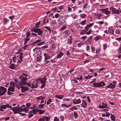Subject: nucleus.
<instances>
[{
	"instance_id": "nucleus-33",
	"label": "nucleus",
	"mask_w": 121,
	"mask_h": 121,
	"mask_svg": "<svg viewBox=\"0 0 121 121\" xmlns=\"http://www.w3.org/2000/svg\"><path fill=\"white\" fill-rule=\"evenodd\" d=\"M79 16L80 17L82 18H84L86 17V16L85 14H81Z\"/></svg>"
},
{
	"instance_id": "nucleus-40",
	"label": "nucleus",
	"mask_w": 121,
	"mask_h": 121,
	"mask_svg": "<svg viewBox=\"0 0 121 121\" xmlns=\"http://www.w3.org/2000/svg\"><path fill=\"white\" fill-rule=\"evenodd\" d=\"M36 98L38 100L40 99L42 100L43 98H44V97L40 96L39 97H37Z\"/></svg>"
},
{
	"instance_id": "nucleus-41",
	"label": "nucleus",
	"mask_w": 121,
	"mask_h": 121,
	"mask_svg": "<svg viewBox=\"0 0 121 121\" xmlns=\"http://www.w3.org/2000/svg\"><path fill=\"white\" fill-rule=\"evenodd\" d=\"M97 24H98L100 26L104 24V22L103 21H101L98 22H96Z\"/></svg>"
},
{
	"instance_id": "nucleus-44",
	"label": "nucleus",
	"mask_w": 121,
	"mask_h": 121,
	"mask_svg": "<svg viewBox=\"0 0 121 121\" xmlns=\"http://www.w3.org/2000/svg\"><path fill=\"white\" fill-rule=\"evenodd\" d=\"M91 49L92 52H94L95 51V48L94 47L92 46H91Z\"/></svg>"
},
{
	"instance_id": "nucleus-45",
	"label": "nucleus",
	"mask_w": 121,
	"mask_h": 121,
	"mask_svg": "<svg viewBox=\"0 0 121 121\" xmlns=\"http://www.w3.org/2000/svg\"><path fill=\"white\" fill-rule=\"evenodd\" d=\"M51 40L50 41H52V42H54V41H55L56 40V38L54 37H52L51 38Z\"/></svg>"
},
{
	"instance_id": "nucleus-64",
	"label": "nucleus",
	"mask_w": 121,
	"mask_h": 121,
	"mask_svg": "<svg viewBox=\"0 0 121 121\" xmlns=\"http://www.w3.org/2000/svg\"><path fill=\"white\" fill-rule=\"evenodd\" d=\"M90 62V60L89 59H88L84 61V64L88 63Z\"/></svg>"
},
{
	"instance_id": "nucleus-58",
	"label": "nucleus",
	"mask_w": 121,
	"mask_h": 121,
	"mask_svg": "<svg viewBox=\"0 0 121 121\" xmlns=\"http://www.w3.org/2000/svg\"><path fill=\"white\" fill-rule=\"evenodd\" d=\"M56 23V21L52 20L51 22V24H55Z\"/></svg>"
},
{
	"instance_id": "nucleus-16",
	"label": "nucleus",
	"mask_w": 121,
	"mask_h": 121,
	"mask_svg": "<svg viewBox=\"0 0 121 121\" xmlns=\"http://www.w3.org/2000/svg\"><path fill=\"white\" fill-rule=\"evenodd\" d=\"M44 56L45 57V61H46L47 60L49 59L51 57L48 54L44 53Z\"/></svg>"
},
{
	"instance_id": "nucleus-24",
	"label": "nucleus",
	"mask_w": 121,
	"mask_h": 121,
	"mask_svg": "<svg viewBox=\"0 0 121 121\" xmlns=\"http://www.w3.org/2000/svg\"><path fill=\"white\" fill-rule=\"evenodd\" d=\"M37 111L39 112V114L40 115H41L44 113L45 111L43 110H41L40 109H38L37 110Z\"/></svg>"
},
{
	"instance_id": "nucleus-42",
	"label": "nucleus",
	"mask_w": 121,
	"mask_h": 121,
	"mask_svg": "<svg viewBox=\"0 0 121 121\" xmlns=\"http://www.w3.org/2000/svg\"><path fill=\"white\" fill-rule=\"evenodd\" d=\"M0 108L2 109H6L5 105H1L0 106Z\"/></svg>"
},
{
	"instance_id": "nucleus-23",
	"label": "nucleus",
	"mask_w": 121,
	"mask_h": 121,
	"mask_svg": "<svg viewBox=\"0 0 121 121\" xmlns=\"http://www.w3.org/2000/svg\"><path fill=\"white\" fill-rule=\"evenodd\" d=\"M47 79L45 77H44L43 79L39 80L40 81V82L42 84H44L46 82Z\"/></svg>"
},
{
	"instance_id": "nucleus-49",
	"label": "nucleus",
	"mask_w": 121,
	"mask_h": 121,
	"mask_svg": "<svg viewBox=\"0 0 121 121\" xmlns=\"http://www.w3.org/2000/svg\"><path fill=\"white\" fill-rule=\"evenodd\" d=\"M44 105V104H39V108L40 109H42Z\"/></svg>"
},
{
	"instance_id": "nucleus-48",
	"label": "nucleus",
	"mask_w": 121,
	"mask_h": 121,
	"mask_svg": "<svg viewBox=\"0 0 121 121\" xmlns=\"http://www.w3.org/2000/svg\"><path fill=\"white\" fill-rule=\"evenodd\" d=\"M60 121H63L64 120V117L62 116H60L59 117Z\"/></svg>"
},
{
	"instance_id": "nucleus-26",
	"label": "nucleus",
	"mask_w": 121,
	"mask_h": 121,
	"mask_svg": "<svg viewBox=\"0 0 121 121\" xmlns=\"http://www.w3.org/2000/svg\"><path fill=\"white\" fill-rule=\"evenodd\" d=\"M10 86L15 88L16 86V84L14 82H12L10 83Z\"/></svg>"
},
{
	"instance_id": "nucleus-50",
	"label": "nucleus",
	"mask_w": 121,
	"mask_h": 121,
	"mask_svg": "<svg viewBox=\"0 0 121 121\" xmlns=\"http://www.w3.org/2000/svg\"><path fill=\"white\" fill-rule=\"evenodd\" d=\"M71 105H67V104H61V106L62 107H69L71 106Z\"/></svg>"
},
{
	"instance_id": "nucleus-29",
	"label": "nucleus",
	"mask_w": 121,
	"mask_h": 121,
	"mask_svg": "<svg viewBox=\"0 0 121 121\" xmlns=\"http://www.w3.org/2000/svg\"><path fill=\"white\" fill-rule=\"evenodd\" d=\"M14 80L16 83V86L17 88V85H18V86H19L21 84H19V82H20V81H17L16 79H15Z\"/></svg>"
},
{
	"instance_id": "nucleus-18",
	"label": "nucleus",
	"mask_w": 121,
	"mask_h": 121,
	"mask_svg": "<svg viewBox=\"0 0 121 121\" xmlns=\"http://www.w3.org/2000/svg\"><path fill=\"white\" fill-rule=\"evenodd\" d=\"M64 55V54L61 52H59L57 54V59H60L61 57Z\"/></svg>"
},
{
	"instance_id": "nucleus-22",
	"label": "nucleus",
	"mask_w": 121,
	"mask_h": 121,
	"mask_svg": "<svg viewBox=\"0 0 121 121\" xmlns=\"http://www.w3.org/2000/svg\"><path fill=\"white\" fill-rule=\"evenodd\" d=\"M14 88H15L10 86L8 88V91H11L12 92H14L15 91Z\"/></svg>"
},
{
	"instance_id": "nucleus-36",
	"label": "nucleus",
	"mask_w": 121,
	"mask_h": 121,
	"mask_svg": "<svg viewBox=\"0 0 121 121\" xmlns=\"http://www.w3.org/2000/svg\"><path fill=\"white\" fill-rule=\"evenodd\" d=\"M104 69V68H101L99 69V70L97 72L99 73H102Z\"/></svg>"
},
{
	"instance_id": "nucleus-27",
	"label": "nucleus",
	"mask_w": 121,
	"mask_h": 121,
	"mask_svg": "<svg viewBox=\"0 0 121 121\" xmlns=\"http://www.w3.org/2000/svg\"><path fill=\"white\" fill-rule=\"evenodd\" d=\"M43 118L44 121H48L49 120L50 118L49 117L44 116L43 117Z\"/></svg>"
},
{
	"instance_id": "nucleus-62",
	"label": "nucleus",
	"mask_w": 121,
	"mask_h": 121,
	"mask_svg": "<svg viewBox=\"0 0 121 121\" xmlns=\"http://www.w3.org/2000/svg\"><path fill=\"white\" fill-rule=\"evenodd\" d=\"M29 117L30 118L32 117L33 115V114L31 113V112H29Z\"/></svg>"
},
{
	"instance_id": "nucleus-60",
	"label": "nucleus",
	"mask_w": 121,
	"mask_h": 121,
	"mask_svg": "<svg viewBox=\"0 0 121 121\" xmlns=\"http://www.w3.org/2000/svg\"><path fill=\"white\" fill-rule=\"evenodd\" d=\"M44 28H45L46 29H47L49 31V33H51V29L49 28L48 27L44 26L43 27Z\"/></svg>"
},
{
	"instance_id": "nucleus-47",
	"label": "nucleus",
	"mask_w": 121,
	"mask_h": 121,
	"mask_svg": "<svg viewBox=\"0 0 121 121\" xmlns=\"http://www.w3.org/2000/svg\"><path fill=\"white\" fill-rule=\"evenodd\" d=\"M102 105L103 106L104 108H107V105L106 104H105L104 103H102Z\"/></svg>"
},
{
	"instance_id": "nucleus-21",
	"label": "nucleus",
	"mask_w": 121,
	"mask_h": 121,
	"mask_svg": "<svg viewBox=\"0 0 121 121\" xmlns=\"http://www.w3.org/2000/svg\"><path fill=\"white\" fill-rule=\"evenodd\" d=\"M72 38L71 36L69 37L68 39L67 42L68 44H72Z\"/></svg>"
},
{
	"instance_id": "nucleus-2",
	"label": "nucleus",
	"mask_w": 121,
	"mask_h": 121,
	"mask_svg": "<svg viewBox=\"0 0 121 121\" xmlns=\"http://www.w3.org/2000/svg\"><path fill=\"white\" fill-rule=\"evenodd\" d=\"M23 54L22 53H20L19 54V59L20 60L18 59V55L13 57V62L15 63L17 62L18 63H21L22 61V59L23 57Z\"/></svg>"
},
{
	"instance_id": "nucleus-46",
	"label": "nucleus",
	"mask_w": 121,
	"mask_h": 121,
	"mask_svg": "<svg viewBox=\"0 0 121 121\" xmlns=\"http://www.w3.org/2000/svg\"><path fill=\"white\" fill-rule=\"evenodd\" d=\"M84 45V43H83L81 42L78 44V46L79 47H80L81 45Z\"/></svg>"
},
{
	"instance_id": "nucleus-39",
	"label": "nucleus",
	"mask_w": 121,
	"mask_h": 121,
	"mask_svg": "<svg viewBox=\"0 0 121 121\" xmlns=\"http://www.w3.org/2000/svg\"><path fill=\"white\" fill-rule=\"evenodd\" d=\"M86 22V20H84L82 21V22L80 23V24L83 26V25L85 24V23Z\"/></svg>"
},
{
	"instance_id": "nucleus-17",
	"label": "nucleus",
	"mask_w": 121,
	"mask_h": 121,
	"mask_svg": "<svg viewBox=\"0 0 121 121\" xmlns=\"http://www.w3.org/2000/svg\"><path fill=\"white\" fill-rule=\"evenodd\" d=\"M94 24L93 23H92L87 25L85 27V29L86 30V31H88L89 29V28L91 27Z\"/></svg>"
},
{
	"instance_id": "nucleus-31",
	"label": "nucleus",
	"mask_w": 121,
	"mask_h": 121,
	"mask_svg": "<svg viewBox=\"0 0 121 121\" xmlns=\"http://www.w3.org/2000/svg\"><path fill=\"white\" fill-rule=\"evenodd\" d=\"M87 31H86V30H83L81 31L80 34L81 35H82L84 34Z\"/></svg>"
},
{
	"instance_id": "nucleus-20",
	"label": "nucleus",
	"mask_w": 121,
	"mask_h": 121,
	"mask_svg": "<svg viewBox=\"0 0 121 121\" xmlns=\"http://www.w3.org/2000/svg\"><path fill=\"white\" fill-rule=\"evenodd\" d=\"M108 87H109V88L113 90L115 87V86L113 84L112 82L110 83L109 84Z\"/></svg>"
},
{
	"instance_id": "nucleus-53",
	"label": "nucleus",
	"mask_w": 121,
	"mask_h": 121,
	"mask_svg": "<svg viewBox=\"0 0 121 121\" xmlns=\"http://www.w3.org/2000/svg\"><path fill=\"white\" fill-rule=\"evenodd\" d=\"M6 106V108H11V109L13 108L12 107L9 105V104H7L5 105Z\"/></svg>"
},
{
	"instance_id": "nucleus-3",
	"label": "nucleus",
	"mask_w": 121,
	"mask_h": 121,
	"mask_svg": "<svg viewBox=\"0 0 121 121\" xmlns=\"http://www.w3.org/2000/svg\"><path fill=\"white\" fill-rule=\"evenodd\" d=\"M105 84L104 82L101 81L100 82H95L93 84V86L94 87H101L104 86Z\"/></svg>"
},
{
	"instance_id": "nucleus-7",
	"label": "nucleus",
	"mask_w": 121,
	"mask_h": 121,
	"mask_svg": "<svg viewBox=\"0 0 121 121\" xmlns=\"http://www.w3.org/2000/svg\"><path fill=\"white\" fill-rule=\"evenodd\" d=\"M7 91V89L6 88L2 86L0 87V95H4Z\"/></svg>"
},
{
	"instance_id": "nucleus-54",
	"label": "nucleus",
	"mask_w": 121,
	"mask_h": 121,
	"mask_svg": "<svg viewBox=\"0 0 121 121\" xmlns=\"http://www.w3.org/2000/svg\"><path fill=\"white\" fill-rule=\"evenodd\" d=\"M107 48V45L106 44H104L103 45V48L104 50H105Z\"/></svg>"
},
{
	"instance_id": "nucleus-14",
	"label": "nucleus",
	"mask_w": 121,
	"mask_h": 121,
	"mask_svg": "<svg viewBox=\"0 0 121 121\" xmlns=\"http://www.w3.org/2000/svg\"><path fill=\"white\" fill-rule=\"evenodd\" d=\"M112 13L113 14L119 15V9L114 8V9L112 10Z\"/></svg>"
},
{
	"instance_id": "nucleus-28",
	"label": "nucleus",
	"mask_w": 121,
	"mask_h": 121,
	"mask_svg": "<svg viewBox=\"0 0 121 121\" xmlns=\"http://www.w3.org/2000/svg\"><path fill=\"white\" fill-rule=\"evenodd\" d=\"M101 39V37L100 36H96L94 38V40L96 41H97L99 39Z\"/></svg>"
},
{
	"instance_id": "nucleus-11",
	"label": "nucleus",
	"mask_w": 121,
	"mask_h": 121,
	"mask_svg": "<svg viewBox=\"0 0 121 121\" xmlns=\"http://www.w3.org/2000/svg\"><path fill=\"white\" fill-rule=\"evenodd\" d=\"M72 102L75 104H78L81 103V99H74L73 100Z\"/></svg>"
},
{
	"instance_id": "nucleus-4",
	"label": "nucleus",
	"mask_w": 121,
	"mask_h": 121,
	"mask_svg": "<svg viewBox=\"0 0 121 121\" xmlns=\"http://www.w3.org/2000/svg\"><path fill=\"white\" fill-rule=\"evenodd\" d=\"M25 85L22 84H21L19 86L18 85H17V88L19 90L21 88L22 92H25L26 91L28 90L29 89L28 87H27L23 86V85Z\"/></svg>"
},
{
	"instance_id": "nucleus-13",
	"label": "nucleus",
	"mask_w": 121,
	"mask_h": 121,
	"mask_svg": "<svg viewBox=\"0 0 121 121\" xmlns=\"http://www.w3.org/2000/svg\"><path fill=\"white\" fill-rule=\"evenodd\" d=\"M49 43L52 48L53 49H55L56 48V45L54 42H52V41H50Z\"/></svg>"
},
{
	"instance_id": "nucleus-34",
	"label": "nucleus",
	"mask_w": 121,
	"mask_h": 121,
	"mask_svg": "<svg viewBox=\"0 0 121 121\" xmlns=\"http://www.w3.org/2000/svg\"><path fill=\"white\" fill-rule=\"evenodd\" d=\"M110 117L112 121H115V116L114 115L111 114Z\"/></svg>"
},
{
	"instance_id": "nucleus-51",
	"label": "nucleus",
	"mask_w": 121,
	"mask_h": 121,
	"mask_svg": "<svg viewBox=\"0 0 121 121\" xmlns=\"http://www.w3.org/2000/svg\"><path fill=\"white\" fill-rule=\"evenodd\" d=\"M73 115L74 116L75 118H77L78 115L77 112H74L73 113Z\"/></svg>"
},
{
	"instance_id": "nucleus-61",
	"label": "nucleus",
	"mask_w": 121,
	"mask_h": 121,
	"mask_svg": "<svg viewBox=\"0 0 121 121\" xmlns=\"http://www.w3.org/2000/svg\"><path fill=\"white\" fill-rule=\"evenodd\" d=\"M12 110L13 111L14 114H16L17 113V111L15 109H14V108H12Z\"/></svg>"
},
{
	"instance_id": "nucleus-52",
	"label": "nucleus",
	"mask_w": 121,
	"mask_h": 121,
	"mask_svg": "<svg viewBox=\"0 0 121 121\" xmlns=\"http://www.w3.org/2000/svg\"><path fill=\"white\" fill-rule=\"evenodd\" d=\"M60 16V14L58 13H56L55 15V17L56 18H58Z\"/></svg>"
},
{
	"instance_id": "nucleus-57",
	"label": "nucleus",
	"mask_w": 121,
	"mask_h": 121,
	"mask_svg": "<svg viewBox=\"0 0 121 121\" xmlns=\"http://www.w3.org/2000/svg\"><path fill=\"white\" fill-rule=\"evenodd\" d=\"M54 121H59V120L57 117H55L54 118Z\"/></svg>"
},
{
	"instance_id": "nucleus-6",
	"label": "nucleus",
	"mask_w": 121,
	"mask_h": 121,
	"mask_svg": "<svg viewBox=\"0 0 121 121\" xmlns=\"http://www.w3.org/2000/svg\"><path fill=\"white\" fill-rule=\"evenodd\" d=\"M33 30L35 32L37 33L39 35H41L42 33V31L40 28H38V27L34 28Z\"/></svg>"
},
{
	"instance_id": "nucleus-32",
	"label": "nucleus",
	"mask_w": 121,
	"mask_h": 121,
	"mask_svg": "<svg viewBox=\"0 0 121 121\" xmlns=\"http://www.w3.org/2000/svg\"><path fill=\"white\" fill-rule=\"evenodd\" d=\"M9 68L12 69H13L15 68V65L14 64H11L9 66Z\"/></svg>"
},
{
	"instance_id": "nucleus-63",
	"label": "nucleus",
	"mask_w": 121,
	"mask_h": 121,
	"mask_svg": "<svg viewBox=\"0 0 121 121\" xmlns=\"http://www.w3.org/2000/svg\"><path fill=\"white\" fill-rule=\"evenodd\" d=\"M115 32L116 34H120V32L117 29L115 31Z\"/></svg>"
},
{
	"instance_id": "nucleus-15",
	"label": "nucleus",
	"mask_w": 121,
	"mask_h": 121,
	"mask_svg": "<svg viewBox=\"0 0 121 121\" xmlns=\"http://www.w3.org/2000/svg\"><path fill=\"white\" fill-rule=\"evenodd\" d=\"M87 106V104L84 100H83L82 101L81 106L83 108H85Z\"/></svg>"
},
{
	"instance_id": "nucleus-37",
	"label": "nucleus",
	"mask_w": 121,
	"mask_h": 121,
	"mask_svg": "<svg viewBox=\"0 0 121 121\" xmlns=\"http://www.w3.org/2000/svg\"><path fill=\"white\" fill-rule=\"evenodd\" d=\"M30 38H26L24 40V44H25L28 41H29L30 40Z\"/></svg>"
},
{
	"instance_id": "nucleus-38",
	"label": "nucleus",
	"mask_w": 121,
	"mask_h": 121,
	"mask_svg": "<svg viewBox=\"0 0 121 121\" xmlns=\"http://www.w3.org/2000/svg\"><path fill=\"white\" fill-rule=\"evenodd\" d=\"M37 111L36 110L34 109L31 110V111H30V112H31V113H33L34 115H35L36 113V112Z\"/></svg>"
},
{
	"instance_id": "nucleus-10",
	"label": "nucleus",
	"mask_w": 121,
	"mask_h": 121,
	"mask_svg": "<svg viewBox=\"0 0 121 121\" xmlns=\"http://www.w3.org/2000/svg\"><path fill=\"white\" fill-rule=\"evenodd\" d=\"M32 85L31 86V88H36L37 87L38 84H37V82L36 81H35L31 84Z\"/></svg>"
},
{
	"instance_id": "nucleus-30",
	"label": "nucleus",
	"mask_w": 121,
	"mask_h": 121,
	"mask_svg": "<svg viewBox=\"0 0 121 121\" xmlns=\"http://www.w3.org/2000/svg\"><path fill=\"white\" fill-rule=\"evenodd\" d=\"M63 96L62 95H56L55 97L60 99H62L63 98Z\"/></svg>"
},
{
	"instance_id": "nucleus-9",
	"label": "nucleus",
	"mask_w": 121,
	"mask_h": 121,
	"mask_svg": "<svg viewBox=\"0 0 121 121\" xmlns=\"http://www.w3.org/2000/svg\"><path fill=\"white\" fill-rule=\"evenodd\" d=\"M114 28L112 26L109 27L108 28V32L111 35H114Z\"/></svg>"
},
{
	"instance_id": "nucleus-55",
	"label": "nucleus",
	"mask_w": 121,
	"mask_h": 121,
	"mask_svg": "<svg viewBox=\"0 0 121 121\" xmlns=\"http://www.w3.org/2000/svg\"><path fill=\"white\" fill-rule=\"evenodd\" d=\"M92 38V36H90L88 39V42H91V40Z\"/></svg>"
},
{
	"instance_id": "nucleus-8",
	"label": "nucleus",
	"mask_w": 121,
	"mask_h": 121,
	"mask_svg": "<svg viewBox=\"0 0 121 121\" xmlns=\"http://www.w3.org/2000/svg\"><path fill=\"white\" fill-rule=\"evenodd\" d=\"M99 10L101 11L100 12L103 13H104L107 15H108L111 13L108 10V9H99Z\"/></svg>"
},
{
	"instance_id": "nucleus-1",
	"label": "nucleus",
	"mask_w": 121,
	"mask_h": 121,
	"mask_svg": "<svg viewBox=\"0 0 121 121\" xmlns=\"http://www.w3.org/2000/svg\"><path fill=\"white\" fill-rule=\"evenodd\" d=\"M22 74L19 77V78L21 81L20 82H19V83L25 85L26 80L29 78V76L28 74L24 73H22Z\"/></svg>"
},
{
	"instance_id": "nucleus-19",
	"label": "nucleus",
	"mask_w": 121,
	"mask_h": 121,
	"mask_svg": "<svg viewBox=\"0 0 121 121\" xmlns=\"http://www.w3.org/2000/svg\"><path fill=\"white\" fill-rule=\"evenodd\" d=\"M28 108H27L25 107L23 108H22L20 112H22L24 111L25 112L27 113L28 112Z\"/></svg>"
},
{
	"instance_id": "nucleus-12",
	"label": "nucleus",
	"mask_w": 121,
	"mask_h": 121,
	"mask_svg": "<svg viewBox=\"0 0 121 121\" xmlns=\"http://www.w3.org/2000/svg\"><path fill=\"white\" fill-rule=\"evenodd\" d=\"M70 31L69 30H67L63 32V34L64 36L65 37H67L70 34Z\"/></svg>"
},
{
	"instance_id": "nucleus-35",
	"label": "nucleus",
	"mask_w": 121,
	"mask_h": 121,
	"mask_svg": "<svg viewBox=\"0 0 121 121\" xmlns=\"http://www.w3.org/2000/svg\"><path fill=\"white\" fill-rule=\"evenodd\" d=\"M42 56H41L37 57L36 60L37 61L39 62L41 61V59L42 58Z\"/></svg>"
},
{
	"instance_id": "nucleus-59",
	"label": "nucleus",
	"mask_w": 121,
	"mask_h": 121,
	"mask_svg": "<svg viewBox=\"0 0 121 121\" xmlns=\"http://www.w3.org/2000/svg\"><path fill=\"white\" fill-rule=\"evenodd\" d=\"M3 20L4 21V23L5 24L6 23V22L8 21L9 20H7L6 18H3Z\"/></svg>"
},
{
	"instance_id": "nucleus-43",
	"label": "nucleus",
	"mask_w": 121,
	"mask_h": 121,
	"mask_svg": "<svg viewBox=\"0 0 121 121\" xmlns=\"http://www.w3.org/2000/svg\"><path fill=\"white\" fill-rule=\"evenodd\" d=\"M52 102V100L50 98L47 101L46 103L48 105L50 103Z\"/></svg>"
},
{
	"instance_id": "nucleus-5",
	"label": "nucleus",
	"mask_w": 121,
	"mask_h": 121,
	"mask_svg": "<svg viewBox=\"0 0 121 121\" xmlns=\"http://www.w3.org/2000/svg\"><path fill=\"white\" fill-rule=\"evenodd\" d=\"M65 17L64 16H62L59 18L57 20V22L59 24L61 25L64 24L65 23Z\"/></svg>"
},
{
	"instance_id": "nucleus-25",
	"label": "nucleus",
	"mask_w": 121,
	"mask_h": 121,
	"mask_svg": "<svg viewBox=\"0 0 121 121\" xmlns=\"http://www.w3.org/2000/svg\"><path fill=\"white\" fill-rule=\"evenodd\" d=\"M101 51V49L100 48L98 47L97 48L96 50V54H99V52Z\"/></svg>"
},
{
	"instance_id": "nucleus-56",
	"label": "nucleus",
	"mask_w": 121,
	"mask_h": 121,
	"mask_svg": "<svg viewBox=\"0 0 121 121\" xmlns=\"http://www.w3.org/2000/svg\"><path fill=\"white\" fill-rule=\"evenodd\" d=\"M45 41H44L43 42H42L39 43H37V45H38L41 46V45H42L44 43H45Z\"/></svg>"
}]
</instances>
